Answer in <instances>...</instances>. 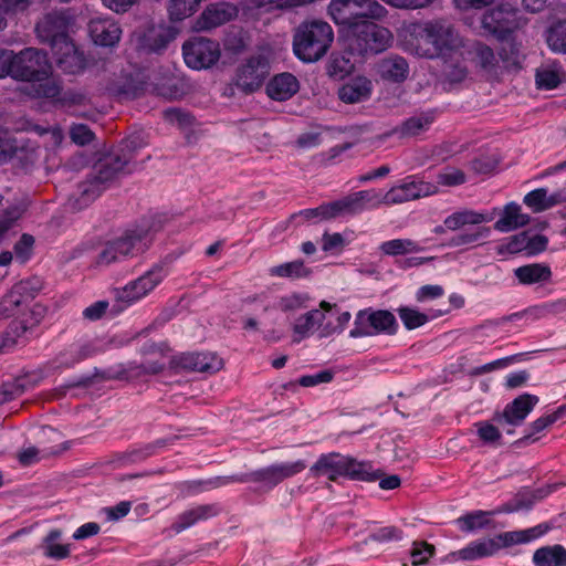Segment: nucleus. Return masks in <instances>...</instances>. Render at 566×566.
Wrapping results in <instances>:
<instances>
[{"label":"nucleus","mask_w":566,"mask_h":566,"mask_svg":"<svg viewBox=\"0 0 566 566\" xmlns=\"http://www.w3.org/2000/svg\"><path fill=\"white\" fill-rule=\"evenodd\" d=\"M334 41L332 27L323 20L302 22L293 36V52L305 63L321 60Z\"/></svg>","instance_id":"4"},{"label":"nucleus","mask_w":566,"mask_h":566,"mask_svg":"<svg viewBox=\"0 0 566 566\" xmlns=\"http://www.w3.org/2000/svg\"><path fill=\"white\" fill-rule=\"evenodd\" d=\"M490 232L488 228H478L471 232H462L451 238L449 244L451 247H463V245H472L476 243L480 239L486 237Z\"/></svg>","instance_id":"56"},{"label":"nucleus","mask_w":566,"mask_h":566,"mask_svg":"<svg viewBox=\"0 0 566 566\" xmlns=\"http://www.w3.org/2000/svg\"><path fill=\"white\" fill-rule=\"evenodd\" d=\"M380 250L387 255H402L407 253L419 252V244L410 239H394L384 242Z\"/></svg>","instance_id":"41"},{"label":"nucleus","mask_w":566,"mask_h":566,"mask_svg":"<svg viewBox=\"0 0 566 566\" xmlns=\"http://www.w3.org/2000/svg\"><path fill=\"white\" fill-rule=\"evenodd\" d=\"M447 63L446 74L450 82L459 83L467 77L468 70L463 64V51L461 50V55H451L444 60Z\"/></svg>","instance_id":"46"},{"label":"nucleus","mask_w":566,"mask_h":566,"mask_svg":"<svg viewBox=\"0 0 566 566\" xmlns=\"http://www.w3.org/2000/svg\"><path fill=\"white\" fill-rule=\"evenodd\" d=\"M436 118L434 111H428L419 115L407 118L396 129L400 137H415L427 130Z\"/></svg>","instance_id":"29"},{"label":"nucleus","mask_w":566,"mask_h":566,"mask_svg":"<svg viewBox=\"0 0 566 566\" xmlns=\"http://www.w3.org/2000/svg\"><path fill=\"white\" fill-rule=\"evenodd\" d=\"M247 482L262 483L269 489H273L281 483V480L274 464H272L266 468L245 473V483Z\"/></svg>","instance_id":"43"},{"label":"nucleus","mask_w":566,"mask_h":566,"mask_svg":"<svg viewBox=\"0 0 566 566\" xmlns=\"http://www.w3.org/2000/svg\"><path fill=\"white\" fill-rule=\"evenodd\" d=\"M166 122L177 125L179 128H187L193 124V117L179 108H168L164 112Z\"/></svg>","instance_id":"59"},{"label":"nucleus","mask_w":566,"mask_h":566,"mask_svg":"<svg viewBox=\"0 0 566 566\" xmlns=\"http://www.w3.org/2000/svg\"><path fill=\"white\" fill-rule=\"evenodd\" d=\"M475 52L479 63L484 71L494 75L501 74L499 60L490 46L485 44H478Z\"/></svg>","instance_id":"44"},{"label":"nucleus","mask_w":566,"mask_h":566,"mask_svg":"<svg viewBox=\"0 0 566 566\" xmlns=\"http://www.w3.org/2000/svg\"><path fill=\"white\" fill-rule=\"evenodd\" d=\"M489 218L472 210L457 211L444 219V227L451 231H457L464 226H478L483 222H488Z\"/></svg>","instance_id":"32"},{"label":"nucleus","mask_w":566,"mask_h":566,"mask_svg":"<svg viewBox=\"0 0 566 566\" xmlns=\"http://www.w3.org/2000/svg\"><path fill=\"white\" fill-rule=\"evenodd\" d=\"M18 146L8 130L0 128V165L9 161L17 153Z\"/></svg>","instance_id":"58"},{"label":"nucleus","mask_w":566,"mask_h":566,"mask_svg":"<svg viewBox=\"0 0 566 566\" xmlns=\"http://www.w3.org/2000/svg\"><path fill=\"white\" fill-rule=\"evenodd\" d=\"M281 482L290 479L306 469V462L304 460H297L295 462H284L274 464Z\"/></svg>","instance_id":"60"},{"label":"nucleus","mask_w":566,"mask_h":566,"mask_svg":"<svg viewBox=\"0 0 566 566\" xmlns=\"http://www.w3.org/2000/svg\"><path fill=\"white\" fill-rule=\"evenodd\" d=\"M308 474L313 479H326L328 482H337L339 478L374 482L382 476V472L374 470L370 462L358 461L339 452L321 454L310 468Z\"/></svg>","instance_id":"2"},{"label":"nucleus","mask_w":566,"mask_h":566,"mask_svg":"<svg viewBox=\"0 0 566 566\" xmlns=\"http://www.w3.org/2000/svg\"><path fill=\"white\" fill-rule=\"evenodd\" d=\"M514 275L523 285L547 283L552 279V270L549 265L544 263H531L516 268Z\"/></svg>","instance_id":"25"},{"label":"nucleus","mask_w":566,"mask_h":566,"mask_svg":"<svg viewBox=\"0 0 566 566\" xmlns=\"http://www.w3.org/2000/svg\"><path fill=\"white\" fill-rule=\"evenodd\" d=\"M108 90L112 94L124 98L133 99L138 97L145 90V83L128 76L123 83L113 82Z\"/></svg>","instance_id":"37"},{"label":"nucleus","mask_w":566,"mask_h":566,"mask_svg":"<svg viewBox=\"0 0 566 566\" xmlns=\"http://www.w3.org/2000/svg\"><path fill=\"white\" fill-rule=\"evenodd\" d=\"M91 354L87 345H71L61 354V364L73 366L74 364L85 359Z\"/></svg>","instance_id":"55"},{"label":"nucleus","mask_w":566,"mask_h":566,"mask_svg":"<svg viewBox=\"0 0 566 566\" xmlns=\"http://www.w3.org/2000/svg\"><path fill=\"white\" fill-rule=\"evenodd\" d=\"M437 191V186L422 180L408 177L402 184L391 187L385 195V206L403 203L421 197L430 196Z\"/></svg>","instance_id":"15"},{"label":"nucleus","mask_w":566,"mask_h":566,"mask_svg":"<svg viewBox=\"0 0 566 566\" xmlns=\"http://www.w3.org/2000/svg\"><path fill=\"white\" fill-rule=\"evenodd\" d=\"M465 182V175L457 168L447 169L438 175V184L442 186H458Z\"/></svg>","instance_id":"63"},{"label":"nucleus","mask_w":566,"mask_h":566,"mask_svg":"<svg viewBox=\"0 0 566 566\" xmlns=\"http://www.w3.org/2000/svg\"><path fill=\"white\" fill-rule=\"evenodd\" d=\"M424 23L433 39L432 44L439 51V57L447 60L451 55H461L464 48L463 39L451 22L446 19H433Z\"/></svg>","instance_id":"12"},{"label":"nucleus","mask_w":566,"mask_h":566,"mask_svg":"<svg viewBox=\"0 0 566 566\" xmlns=\"http://www.w3.org/2000/svg\"><path fill=\"white\" fill-rule=\"evenodd\" d=\"M348 48L359 55L378 54L386 51L394 41L392 32L368 19L353 22L345 32Z\"/></svg>","instance_id":"6"},{"label":"nucleus","mask_w":566,"mask_h":566,"mask_svg":"<svg viewBox=\"0 0 566 566\" xmlns=\"http://www.w3.org/2000/svg\"><path fill=\"white\" fill-rule=\"evenodd\" d=\"M334 379V373L332 370L325 369L321 370L314 375H305L298 378L296 384L302 387H314L319 384H328Z\"/></svg>","instance_id":"61"},{"label":"nucleus","mask_w":566,"mask_h":566,"mask_svg":"<svg viewBox=\"0 0 566 566\" xmlns=\"http://www.w3.org/2000/svg\"><path fill=\"white\" fill-rule=\"evenodd\" d=\"M523 201L534 212H542L559 203L560 196L558 193L547 196L546 189L538 188L528 192Z\"/></svg>","instance_id":"33"},{"label":"nucleus","mask_w":566,"mask_h":566,"mask_svg":"<svg viewBox=\"0 0 566 566\" xmlns=\"http://www.w3.org/2000/svg\"><path fill=\"white\" fill-rule=\"evenodd\" d=\"M147 232L144 229L128 230L122 237L106 242L97 254L95 263L106 266L143 253L147 249L145 242Z\"/></svg>","instance_id":"7"},{"label":"nucleus","mask_w":566,"mask_h":566,"mask_svg":"<svg viewBox=\"0 0 566 566\" xmlns=\"http://www.w3.org/2000/svg\"><path fill=\"white\" fill-rule=\"evenodd\" d=\"M374 91L373 82L363 75L354 76L338 88V97L346 104H357L370 98Z\"/></svg>","instance_id":"20"},{"label":"nucleus","mask_w":566,"mask_h":566,"mask_svg":"<svg viewBox=\"0 0 566 566\" xmlns=\"http://www.w3.org/2000/svg\"><path fill=\"white\" fill-rule=\"evenodd\" d=\"M178 365L189 371L214 374L223 367V360L213 353H187L178 358Z\"/></svg>","instance_id":"19"},{"label":"nucleus","mask_w":566,"mask_h":566,"mask_svg":"<svg viewBox=\"0 0 566 566\" xmlns=\"http://www.w3.org/2000/svg\"><path fill=\"white\" fill-rule=\"evenodd\" d=\"M88 32L93 42L101 46H114L122 35L119 24L107 18L92 19L88 22Z\"/></svg>","instance_id":"18"},{"label":"nucleus","mask_w":566,"mask_h":566,"mask_svg":"<svg viewBox=\"0 0 566 566\" xmlns=\"http://www.w3.org/2000/svg\"><path fill=\"white\" fill-rule=\"evenodd\" d=\"M538 402V397L523 394L507 403L501 413H495L493 420L500 426H521Z\"/></svg>","instance_id":"16"},{"label":"nucleus","mask_w":566,"mask_h":566,"mask_svg":"<svg viewBox=\"0 0 566 566\" xmlns=\"http://www.w3.org/2000/svg\"><path fill=\"white\" fill-rule=\"evenodd\" d=\"M218 514V507L214 504H205L181 513L177 521L172 524V530L180 533L192 526L198 521L207 520Z\"/></svg>","instance_id":"26"},{"label":"nucleus","mask_w":566,"mask_h":566,"mask_svg":"<svg viewBox=\"0 0 566 566\" xmlns=\"http://www.w3.org/2000/svg\"><path fill=\"white\" fill-rule=\"evenodd\" d=\"M434 546L424 541L413 542L412 548L410 552L411 564L413 566H419L426 564L431 556L434 554Z\"/></svg>","instance_id":"52"},{"label":"nucleus","mask_w":566,"mask_h":566,"mask_svg":"<svg viewBox=\"0 0 566 566\" xmlns=\"http://www.w3.org/2000/svg\"><path fill=\"white\" fill-rule=\"evenodd\" d=\"M331 209H333L334 218L340 214H357L360 213L361 206L354 193H350L339 200L331 202Z\"/></svg>","instance_id":"49"},{"label":"nucleus","mask_w":566,"mask_h":566,"mask_svg":"<svg viewBox=\"0 0 566 566\" xmlns=\"http://www.w3.org/2000/svg\"><path fill=\"white\" fill-rule=\"evenodd\" d=\"M545 533L541 525L522 530L497 534L493 538H483L471 542L467 547L453 552L450 556L455 560H474L496 554L501 548L517 544H525L538 538Z\"/></svg>","instance_id":"5"},{"label":"nucleus","mask_w":566,"mask_h":566,"mask_svg":"<svg viewBox=\"0 0 566 566\" xmlns=\"http://www.w3.org/2000/svg\"><path fill=\"white\" fill-rule=\"evenodd\" d=\"M186 64L193 70L208 69L220 59L219 43L206 38H192L182 45Z\"/></svg>","instance_id":"13"},{"label":"nucleus","mask_w":566,"mask_h":566,"mask_svg":"<svg viewBox=\"0 0 566 566\" xmlns=\"http://www.w3.org/2000/svg\"><path fill=\"white\" fill-rule=\"evenodd\" d=\"M324 319V314L318 310L310 311L306 314L297 318L294 325V332L304 336L311 331L317 323Z\"/></svg>","instance_id":"53"},{"label":"nucleus","mask_w":566,"mask_h":566,"mask_svg":"<svg viewBox=\"0 0 566 566\" xmlns=\"http://www.w3.org/2000/svg\"><path fill=\"white\" fill-rule=\"evenodd\" d=\"M475 427L481 441L486 444H500L502 434L496 426L489 421H480L475 423Z\"/></svg>","instance_id":"54"},{"label":"nucleus","mask_w":566,"mask_h":566,"mask_svg":"<svg viewBox=\"0 0 566 566\" xmlns=\"http://www.w3.org/2000/svg\"><path fill=\"white\" fill-rule=\"evenodd\" d=\"M178 80L172 76H164L159 82L154 84V91L158 96H163L167 99H174L181 95V90L178 85Z\"/></svg>","instance_id":"48"},{"label":"nucleus","mask_w":566,"mask_h":566,"mask_svg":"<svg viewBox=\"0 0 566 566\" xmlns=\"http://www.w3.org/2000/svg\"><path fill=\"white\" fill-rule=\"evenodd\" d=\"M271 276L285 277L290 280H300L308 277L312 270L307 268L302 260H294L283 264L272 266L269 270Z\"/></svg>","instance_id":"31"},{"label":"nucleus","mask_w":566,"mask_h":566,"mask_svg":"<svg viewBox=\"0 0 566 566\" xmlns=\"http://www.w3.org/2000/svg\"><path fill=\"white\" fill-rule=\"evenodd\" d=\"M300 90V82L292 73L284 72L273 76L266 84V94L279 102L287 101Z\"/></svg>","instance_id":"22"},{"label":"nucleus","mask_w":566,"mask_h":566,"mask_svg":"<svg viewBox=\"0 0 566 566\" xmlns=\"http://www.w3.org/2000/svg\"><path fill=\"white\" fill-rule=\"evenodd\" d=\"M164 279L161 268H154L137 280L128 283L122 290L116 292V297L120 302L133 303L140 300L153 291Z\"/></svg>","instance_id":"17"},{"label":"nucleus","mask_w":566,"mask_h":566,"mask_svg":"<svg viewBox=\"0 0 566 566\" xmlns=\"http://www.w3.org/2000/svg\"><path fill=\"white\" fill-rule=\"evenodd\" d=\"M566 82V72L557 61L542 64L535 71V84L538 90H554Z\"/></svg>","instance_id":"23"},{"label":"nucleus","mask_w":566,"mask_h":566,"mask_svg":"<svg viewBox=\"0 0 566 566\" xmlns=\"http://www.w3.org/2000/svg\"><path fill=\"white\" fill-rule=\"evenodd\" d=\"M526 239L527 235L525 233L515 234L510 238L509 242L502 244L497 248L499 254L510 253L515 254L526 249Z\"/></svg>","instance_id":"62"},{"label":"nucleus","mask_w":566,"mask_h":566,"mask_svg":"<svg viewBox=\"0 0 566 566\" xmlns=\"http://www.w3.org/2000/svg\"><path fill=\"white\" fill-rule=\"evenodd\" d=\"M29 281H21L3 297L1 305L6 316L13 314L14 310L23 303V297L29 290Z\"/></svg>","instance_id":"39"},{"label":"nucleus","mask_w":566,"mask_h":566,"mask_svg":"<svg viewBox=\"0 0 566 566\" xmlns=\"http://www.w3.org/2000/svg\"><path fill=\"white\" fill-rule=\"evenodd\" d=\"M530 222V217L521 212V206L510 202L504 207L500 219L494 223V228L501 232H509L524 227Z\"/></svg>","instance_id":"27"},{"label":"nucleus","mask_w":566,"mask_h":566,"mask_svg":"<svg viewBox=\"0 0 566 566\" xmlns=\"http://www.w3.org/2000/svg\"><path fill=\"white\" fill-rule=\"evenodd\" d=\"M27 389L28 381L25 378H17L13 381L4 382L0 388V405L20 397Z\"/></svg>","instance_id":"47"},{"label":"nucleus","mask_w":566,"mask_h":566,"mask_svg":"<svg viewBox=\"0 0 566 566\" xmlns=\"http://www.w3.org/2000/svg\"><path fill=\"white\" fill-rule=\"evenodd\" d=\"M270 69V61L265 55H252L235 69L231 85L241 93H254L262 87Z\"/></svg>","instance_id":"10"},{"label":"nucleus","mask_w":566,"mask_h":566,"mask_svg":"<svg viewBox=\"0 0 566 566\" xmlns=\"http://www.w3.org/2000/svg\"><path fill=\"white\" fill-rule=\"evenodd\" d=\"M130 160L132 155L124 150L111 153L99 159L94 165L90 177L78 185L80 196L72 203L73 208L82 209L98 198L111 182L125 172Z\"/></svg>","instance_id":"3"},{"label":"nucleus","mask_w":566,"mask_h":566,"mask_svg":"<svg viewBox=\"0 0 566 566\" xmlns=\"http://www.w3.org/2000/svg\"><path fill=\"white\" fill-rule=\"evenodd\" d=\"M546 42L552 51L566 54V19L548 29Z\"/></svg>","instance_id":"40"},{"label":"nucleus","mask_w":566,"mask_h":566,"mask_svg":"<svg viewBox=\"0 0 566 566\" xmlns=\"http://www.w3.org/2000/svg\"><path fill=\"white\" fill-rule=\"evenodd\" d=\"M490 514L486 511H475L459 517L457 522L462 532L470 533L486 527L490 523L488 518Z\"/></svg>","instance_id":"42"},{"label":"nucleus","mask_w":566,"mask_h":566,"mask_svg":"<svg viewBox=\"0 0 566 566\" xmlns=\"http://www.w3.org/2000/svg\"><path fill=\"white\" fill-rule=\"evenodd\" d=\"M48 54L35 48H27L19 53L13 52L11 76L28 82H40L51 74Z\"/></svg>","instance_id":"9"},{"label":"nucleus","mask_w":566,"mask_h":566,"mask_svg":"<svg viewBox=\"0 0 566 566\" xmlns=\"http://www.w3.org/2000/svg\"><path fill=\"white\" fill-rule=\"evenodd\" d=\"M556 422V419L552 413L539 417L533 421L528 427V432L521 438L516 443L523 444L527 442H535L538 438L534 437L536 433L544 431L546 428Z\"/></svg>","instance_id":"50"},{"label":"nucleus","mask_w":566,"mask_h":566,"mask_svg":"<svg viewBox=\"0 0 566 566\" xmlns=\"http://www.w3.org/2000/svg\"><path fill=\"white\" fill-rule=\"evenodd\" d=\"M62 536V531L51 530L43 539L44 555L52 559H64L70 556V545L57 544L56 541Z\"/></svg>","instance_id":"35"},{"label":"nucleus","mask_w":566,"mask_h":566,"mask_svg":"<svg viewBox=\"0 0 566 566\" xmlns=\"http://www.w3.org/2000/svg\"><path fill=\"white\" fill-rule=\"evenodd\" d=\"M526 22L520 10L510 3H501L486 10L481 20L482 28L501 41L522 29Z\"/></svg>","instance_id":"8"},{"label":"nucleus","mask_w":566,"mask_h":566,"mask_svg":"<svg viewBox=\"0 0 566 566\" xmlns=\"http://www.w3.org/2000/svg\"><path fill=\"white\" fill-rule=\"evenodd\" d=\"M237 14L238 10L232 4L224 2L211 4L201 13L197 25L200 30H210L231 21Z\"/></svg>","instance_id":"21"},{"label":"nucleus","mask_w":566,"mask_h":566,"mask_svg":"<svg viewBox=\"0 0 566 566\" xmlns=\"http://www.w3.org/2000/svg\"><path fill=\"white\" fill-rule=\"evenodd\" d=\"M378 73L385 81L401 83L408 77L409 65L405 57L390 55L378 63Z\"/></svg>","instance_id":"24"},{"label":"nucleus","mask_w":566,"mask_h":566,"mask_svg":"<svg viewBox=\"0 0 566 566\" xmlns=\"http://www.w3.org/2000/svg\"><path fill=\"white\" fill-rule=\"evenodd\" d=\"M397 331L395 315L387 310L373 311L371 308L359 311L356 315L352 337L371 336L377 334L392 335Z\"/></svg>","instance_id":"11"},{"label":"nucleus","mask_w":566,"mask_h":566,"mask_svg":"<svg viewBox=\"0 0 566 566\" xmlns=\"http://www.w3.org/2000/svg\"><path fill=\"white\" fill-rule=\"evenodd\" d=\"M348 0H332L328 4V13L333 21L344 28L346 32L353 22H357L360 17L353 15Z\"/></svg>","instance_id":"34"},{"label":"nucleus","mask_w":566,"mask_h":566,"mask_svg":"<svg viewBox=\"0 0 566 566\" xmlns=\"http://www.w3.org/2000/svg\"><path fill=\"white\" fill-rule=\"evenodd\" d=\"M524 54L520 44L514 41L505 42L499 51V63L501 62V74L503 72H517L523 67Z\"/></svg>","instance_id":"28"},{"label":"nucleus","mask_w":566,"mask_h":566,"mask_svg":"<svg viewBox=\"0 0 566 566\" xmlns=\"http://www.w3.org/2000/svg\"><path fill=\"white\" fill-rule=\"evenodd\" d=\"M355 196L358 200L359 206H361V210L378 208L385 205L384 195L376 191L375 189L360 190L355 192Z\"/></svg>","instance_id":"57"},{"label":"nucleus","mask_w":566,"mask_h":566,"mask_svg":"<svg viewBox=\"0 0 566 566\" xmlns=\"http://www.w3.org/2000/svg\"><path fill=\"white\" fill-rule=\"evenodd\" d=\"M75 18L66 10H54L44 14L35 24L41 43L48 44L57 66L65 73L76 74L85 67V56L70 36Z\"/></svg>","instance_id":"1"},{"label":"nucleus","mask_w":566,"mask_h":566,"mask_svg":"<svg viewBox=\"0 0 566 566\" xmlns=\"http://www.w3.org/2000/svg\"><path fill=\"white\" fill-rule=\"evenodd\" d=\"M397 313L407 329L418 328L429 321V316L426 313L408 306L399 307Z\"/></svg>","instance_id":"45"},{"label":"nucleus","mask_w":566,"mask_h":566,"mask_svg":"<svg viewBox=\"0 0 566 566\" xmlns=\"http://www.w3.org/2000/svg\"><path fill=\"white\" fill-rule=\"evenodd\" d=\"M28 331V326L22 321H13L7 331L0 337V354L12 349L19 345Z\"/></svg>","instance_id":"38"},{"label":"nucleus","mask_w":566,"mask_h":566,"mask_svg":"<svg viewBox=\"0 0 566 566\" xmlns=\"http://www.w3.org/2000/svg\"><path fill=\"white\" fill-rule=\"evenodd\" d=\"M33 244L34 238L31 234H22L20 240L13 247L17 259L21 262H25L31 255Z\"/></svg>","instance_id":"64"},{"label":"nucleus","mask_w":566,"mask_h":566,"mask_svg":"<svg viewBox=\"0 0 566 566\" xmlns=\"http://www.w3.org/2000/svg\"><path fill=\"white\" fill-rule=\"evenodd\" d=\"M402 42L405 50L413 55L426 59L439 57L437 46L432 44L430 33L424 21H415L403 27Z\"/></svg>","instance_id":"14"},{"label":"nucleus","mask_w":566,"mask_h":566,"mask_svg":"<svg viewBox=\"0 0 566 566\" xmlns=\"http://www.w3.org/2000/svg\"><path fill=\"white\" fill-rule=\"evenodd\" d=\"M354 70V63L345 53H333L327 62L326 72L329 77L343 80Z\"/></svg>","instance_id":"36"},{"label":"nucleus","mask_w":566,"mask_h":566,"mask_svg":"<svg viewBox=\"0 0 566 566\" xmlns=\"http://www.w3.org/2000/svg\"><path fill=\"white\" fill-rule=\"evenodd\" d=\"M170 36L164 29H151L145 35L144 45L151 52H159L168 45Z\"/></svg>","instance_id":"51"},{"label":"nucleus","mask_w":566,"mask_h":566,"mask_svg":"<svg viewBox=\"0 0 566 566\" xmlns=\"http://www.w3.org/2000/svg\"><path fill=\"white\" fill-rule=\"evenodd\" d=\"M535 566H566V548L556 544L544 546L534 552Z\"/></svg>","instance_id":"30"}]
</instances>
